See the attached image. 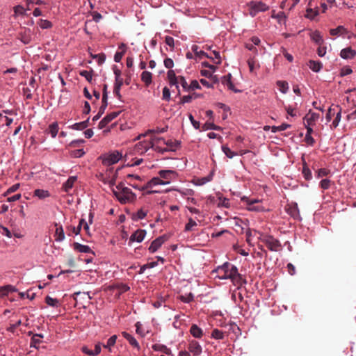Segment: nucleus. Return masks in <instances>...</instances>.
Instances as JSON below:
<instances>
[{
	"instance_id": "1",
	"label": "nucleus",
	"mask_w": 356,
	"mask_h": 356,
	"mask_svg": "<svg viewBox=\"0 0 356 356\" xmlns=\"http://www.w3.org/2000/svg\"><path fill=\"white\" fill-rule=\"evenodd\" d=\"M218 277L220 280L229 279L238 288L246 283V280L238 273V268L229 262H225L217 269Z\"/></svg>"
},
{
	"instance_id": "2",
	"label": "nucleus",
	"mask_w": 356,
	"mask_h": 356,
	"mask_svg": "<svg viewBox=\"0 0 356 356\" xmlns=\"http://www.w3.org/2000/svg\"><path fill=\"white\" fill-rule=\"evenodd\" d=\"M112 191L118 200L122 204L132 202L136 198V194L130 188L125 187L122 183H120Z\"/></svg>"
},
{
	"instance_id": "3",
	"label": "nucleus",
	"mask_w": 356,
	"mask_h": 356,
	"mask_svg": "<svg viewBox=\"0 0 356 356\" xmlns=\"http://www.w3.org/2000/svg\"><path fill=\"white\" fill-rule=\"evenodd\" d=\"M259 240L264 243L270 251L277 252L280 250L282 245L279 240L271 235H263Z\"/></svg>"
},
{
	"instance_id": "4",
	"label": "nucleus",
	"mask_w": 356,
	"mask_h": 356,
	"mask_svg": "<svg viewBox=\"0 0 356 356\" xmlns=\"http://www.w3.org/2000/svg\"><path fill=\"white\" fill-rule=\"evenodd\" d=\"M122 154L118 151H113L101 156L99 159L102 160V163L106 167H111L112 165L118 163L122 158Z\"/></svg>"
},
{
	"instance_id": "5",
	"label": "nucleus",
	"mask_w": 356,
	"mask_h": 356,
	"mask_svg": "<svg viewBox=\"0 0 356 356\" xmlns=\"http://www.w3.org/2000/svg\"><path fill=\"white\" fill-rule=\"evenodd\" d=\"M120 168H117L114 171V168L113 167H107L105 174L100 173V179L104 183H107L111 186H114L115 184V180L118 177V172Z\"/></svg>"
},
{
	"instance_id": "6",
	"label": "nucleus",
	"mask_w": 356,
	"mask_h": 356,
	"mask_svg": "<svg viewBox=\"0 0 356 356\" xmlns=\"http://www.w3.org/2000/svg\"><path fill=\"white\" fill-rule=\"evenodd\" d=\"M249 14L253 17L259 12H264L269 9V6L262 1H250L248 3Z\"/></svg>"
},
{
	"instance_id": "7",
	"label": "nucleus",
	"mask_w": 356,
	"mask_h": 356,
	"mask_svg": "<svg viewBox=\"0 0 356 356\" xmlns=\"http://www.w3.org/2000/svg\"><path fill=\"white\" fill-rule=\"evenodd\" d=\"M155 147L152 141L144 140L139 142L135 145L134 151L136 153L142 154L146 152L149 148H152L155 150Z\"/></svg>"
},
{
	"instance_id": "8",
	"label": "nucleus",
	"mask_w": 356,
	"mask_h": 356,
	"mask_svg": "<svg viewBox=\"0 0 356 356\" xmlns=\"http://www.w3.org/2000/svg\"><path fill=\"white\" fill-rule=\"evenodd\" d=\"M243 201H246L247 209L252 211H262L264 210V207L259 204L260 200L257 199L249 200L248 197H243Z\"/></svg>"
},
{
	"instance_id": "9",
	"label": "nucleus",
	"mask_w": 356,
	"mask_h": 356,
	"mask_svg": "<svg viewBox=\"0 0 356 356\" xmlns=\"http://www.w3.org/2000/svg\"><path fill=\"white\" fill-rule=\"evenodd\" d=\"M188 349L191 353H192L194 356H199L201 355L202 352V348L199 342L197 341L192 339L189 341Z\"/></svg>"
},
{
	"instance_id": "10",
	"label": "nucleus",
	"mask_w": 356,
	"mask_h": 356,
	"mask_svg": "<svg viewBox=\"0 0 356 356\" xmlns=\"http://www.w3.org/2000/svg\"><path fill=\"white\" fill-rule=\"evenodd\" d=\"M169 183V181H163L162 179H161V177H153L145 186L141 187V191H144L147 188H152L154 186L165 185Z\"/></svg>"
},
{
	"instance_id": "11",
	"label": "nucleus",
	"mask_w": 356,
	"mask_h": 356,
	"mask_svg": "<svg viewBox=\"0 0 356 356\" xmlns=\"http://www.w3.org/2000/svg\"><path fill=\"white\" fill-rule=\"evenodd\" d=\"M286 212L294 219L301 220L297 203H292L289 204L286 209Z\"/></svg>"
},
{
	"instance_id": "12",
	"label": "nucleus",
	"mask_w": 356,
	"mask_h": 356,
	"mask_svg": "<svg viewBox=\"0 0 356 356\" xmlns=\"http://www.w3.org/2000/svg\"><path fill=\"white\" fill-rule=\"evenodd\" d=\"M165 236H159L154 240L150 246L149 247V250L150 252L154 253L162 245V244L165 242Z\"/></svg>"
},
{
	"instance_id": "13",
	"label": "nucleus",
	"mask_w": 356,
	"mask_h": 356,
	"mask_svg": "<svg viewBox=\"0 0 356 356\" xmlns=\"http://www.w3.org/2000/svg\"><path fill=\"white\" fill-rule=\"evenodd\" d=\"M145 235H146L145 230L138 229L131 235V236L129 238V241L131 242L136 241L138 243H140L144 239Z\"/></svg>"
},
{
	"instance_id": "14",
	"label": "nucleus",
	"mask_w": 356,
	"mask_h": 356,
	"mask_svg": "<svg viewBox=\"0 0 356 356\" xmlns=\"http://www.w3.org/2000/svg\"><path fill=\"white\" fill-rule=\"evenodd\" d=\"M319 118L320 115L318 113H314L310 110L309 113L304 117V120L306 121L309 126H312L314 124V123L318 120Z\"/></svg>"
},
{
	"instance_id": "15",
	"label": "nucleus",
	"mask_w": 356,
	"mask_h": 356,
	"mask_svg": "<svg viewBox=\"0 0 356 356\" xmlns=\"http://www.w3.org/2000/svg\"><path fill=\"white\" fill-rule=\"evenodd\" d=\"M120 112H112L109 114L106 115L99 123V127L102 129L106 127L108 123H109L111 120L115 119Z\"/></svg>"
},
{
	"instance_id": "16",
	"label": "nucleus",
	"mask_w": 356,
	"mask_h": 356,
	"mask_svg": "<svg viewBox=\"0 0 356 356\" xmlns=\"http://www.w3.org/2000/svg\"><path fill=\"white\" fill-rule=\"evenodd\" d=\"M356 56V51L351 47L343 49L340 52V56L343 59H353Z\"/></svg>"
},
{
	"instance_id": "17",
	"label": "nucleus",
	"mask_w": 356,
	"mask_h": 356,
	"mask_svg": "<svg viewBox=\"0 0 356 356\" xmlns=\"http://www.w3.org/2000/svg\"><path fill=\"white\" fill-rule=\"evenodd\" d=\"M82 227H83V229L86 232V233H88V229H89V225L85 221V220L81 219L79 221V223L77 227H72V234H74L75 235H77L78 234H79Z\"/></svg>"
},
{
	"instance_id": "18",
	"label": "nucleus",
	"mask_w": 356,
	"mask_h": 356,
	"mask_svg": "<svg viewBox=\"0 0 356 356\" xmlns=\"http://www.w3.org/2000/svg\"><path fill=\"white\" fill-rule=\"evenodd\" d=\"M17 291V289L12 285L0 286V298L8 296L10 293Z\"/></svg>"
},
{
	"instance_id": "19",
	"label": "nucleus",
	"mask_w": 356,
	"mask_h": 356,
	"mask_svg": "<svg viewBox=\"0 0 356 356\" xmlns=\"http://www.w3.org/2000/svg\"><path fill=\"white\" fill-rule=\"evenodd\" d=\"M190 333L193 337L197 339H200L203 336V330L196 324H193L191 326Z\"/></svg>"
},
{
	"instance_id": "20",
	"label": "nucleus",
	"mask_w": 356,
	"mask_h": 356,
	"mask_svg": "<svg viewBox=\"0 0 356 356\" xmlns=\"http://www.w3.org/2000/svg\"><path fill=\"white\" fill-rule=\"evenodd\" d=\"M308 67L314 72H318L323 67L321 61L310 60L307 63Z\"/></svg>"
},
{
	"instance_id": "21",
	"label": "nucleus",
	"mask_w": 356,
	"mask_h": 356,
	"mask_svg": "<svg viewBox=\"0 0 356 356\" xmlns=\"http://www.w3.org/2000/svg\"><path fill=\"white\" fill-rule=\"evenodd\" d=\"M152 348L155 351H160L168 355H171L172 353L170 348H168L166 346L161 343H155L152 345Z\"/></svg>"
},
{
	"instance_id": "22",
	"label": "nucleus",
	"mask_w": 356,
	"mask_h": 356,
	"mask_svg": "<svg viewBox=\"0 0 356 356\" xmlns=\"http://www.w3.org/2000/svg\"><path fill=\"white\" fill-rule=\"evenodd\" d=\"M30 29H26L20 33L19 39L24 44H29L31 41V33Z\"/></svg>"
},
{
	"instance_id": "23",
	"label": "nucleus",
	"mask_w": 356,
	"mask_h": 356,
	"mask_svg": "<svg viewBox=\"0 0 356 356\" xmlns=\"http://www.w3.org/2000/svg\"><path fill=\"white\" fill-rule=\"evenodd\" d=\"M33 195L40 200L45 199L50 196V193L47 190L35 189L33 192Z\"/></svg>"
},
{
	"instance_id": "24",
	"label": "nucleus",
	"mask_w": 356,
	"mask_h": 356,
	"mask_svg": "<svg viewBox=\"0 0 356 356\" xmlns=\"http://www.w3.org/2000/svg\"><path fill=\"white\" fill-rule=\"evenodd\" d=\"M191 49L193 52H194L196 57L199 58L200 59L202 58L203 57H207L211 59H213V58L210 57L207 53H205L203 51H199V47L196 44H193L191 47Z\"/></svg>"
},
{
	"instance_id": "25",
	"label": "nucleus",
	"mask_w": 356,
	"mask_h": 356,
	"mask_svg": "<svg viewBox=\"0 0 356 356\" xmlns=\"http://www.w3.org/2000/svg\"><path fill=\"white\" fill-rule=\"evenodd\" d=\"M231 79H232L231 74H228L222 77V82L223 84L227 86V87L229 90H233L236 92H238V90L234 88V86L232 83Z\"/></svg>"
},
{
	"instance_id": "26",
	"label": "nucleus",
	"mask_w": 356,
	"mask_h": 356,
	"mask_svg": "<svg viewBox=\"0 0 356 356\" xmlns=\"http://www.w3.org/2000/svg\"><path fill=\"white\" fill-rule=\"evenodd\" d=\"M164 143H165L168 146V148H162L161 147L156 146L155 147V151L163 153L167 151H175L177 148V147L174 146L173 143L172 141H165Z\"/></svg>"
},
{
	"instance_id": "27",
	"label": "nucleus",
	"mask_w": 356,
	"mask_h": 356,
	"mask_svg": "<svg viewBox=\"0 0 356 356\" xmlns=\"http://www.w3.org/2000/svg\"><path fill=\"white\" fill-rule=\"evenodd\" d=\"M141 80L148 86L152 81V74L148 71H143L141 74Z\"/></svg>"
},
{
	"instance_id": "28",
	"label": "nucleus",
	"mask_w": 356,
	"mask_h": 356,
	"mask_svg": "<svg viewBox=\"0 0 356 356\" xmlns=\"http://www.w3.org/2000/svg\"><path fill=\"white\" fill-rule=\"evenodd\" d=\"M311 39L317 44L321 45L323 43V39L318 31L312 32L310 35Z\"/></svg>"
},
{
	"instance_id": "29",
	"label": "nucleus",
	"mask_w": 356,
	"mask_h": 356,
	"mask_svg": "<svg viewBox=\"0 0 356 356\" xmlns=\"http://www.w3.org/2000/svg\"><path fill=\"white\" fill-rule=\"evenodd\" d=\"M122 336L129 342V343L138 349L139 348V344L136 339L130 334L126 332H122Z\"/></svg>"
},
{
	"instance_id": "30",
	"label": "nucleus",
	"mask_w": 356,
	"mask_h": 356,
	"mask_svg": "<svg viewBox=\"0 0 356 356\" xmlns=\"http://www.w3.org/2000/svg\"><path fill=\"white\" fill-rule=\"evenodd\" d=\"M159 175L162 179H170L172 175H176V172L171 170H161L159 172Z\"/></svg>"
},
{
	"instance_id": "31",
	"label": "nucleus",
	"mask_w": 356,
	"mask_h": 356,
	"mask_svg": "<svg viewBox=\"0 0 356 356\" xmlns=\"http://www.w3.org/2000/svg\"><path fill=\"white\" fill-rule=\"evenodd\" d=\"M346 33V29L343 26H339L336 29H332L330 30V33L332 36L343 35Z\"/></svg>"
},
{
	"instance_id": "32",
	"label": "nucleus",
	"mask_w": 356,
	"mask_h": 356,
	"mask_svg": "<svg viewBox=\"0 0 356 356\" xmlns=\"http://www.w3.org/2000/svg\"><path fill=\"white\" fill-rule=\"evenodd\" d=\"M75 181L76 177H70L68 178V179L63 185L64 191L65 192H68L72 188Z\"/></svg>"
},
{
	"instance_id": "33",
	"label": "nucleus",
	"mask_w": 356,
	"mask_h": 356,
	"mask_svg": "<svg viewBox=\"0 0 356 356\" xmlns=\"http://www.w3.org/2000/svg\"><path fill=\"white\" fill-rule=\"evenodd\" d=\"M88 121H89V118L83 122L74 124L70 127L73 129L83 130L87 128Z\"/></svg>"
},
{
	"instance_id": "34",
	"label": "nucleus",
	"mask_w": 356,
	"mask_h": 356,
	"mask_svg": "<svg viewBox=\"0 0 356 356\" xmlns=\"http://www.w3.org/2000/svg\"><path fill=\"white\" fill-rule=\"evenodd\" d=\"M58 131V126L56 122L51 124L48 127V133L51 134L52 138H55Z\"/></svg>"
},
{
	"instance_id": "35",
	"label": "nucleus",
	"mask_w": 356,
	"mask_h": 356,
	"mask_svg": "<svg viewBox=\"0 0 356 356\" xmlns=\"http://www.w3.org/2000/svg\"><path fill=\"white\" fill-rule=\"evenodd\" d=\"M73 248H74V250H75L76 251H77L79 252L86 253V252H89V247L88 246L84 245H81V244H80L79 243H74L73 244Z\"/></svg>"
},
{
	"instance_id": "36",
	"label": "nucleus",
	"mask_w": 356,
	"mask_h": 356,
	"mask_svg": "<svg viewBox=\"0 0 356 356\" xmlns=\"http://www.w3.org/2000/svg\"><path fill=\"white\" fill-rule=\"evenodd\" d=\"M55 240L56 241H62L65 238V234L62 227H58L55 231Z\"/></svg>"
},
{
	"instance_id": "37",
	"label": "nucleus",
	"mask_w": 356,
	"mask_h": 356,
	"mask_svg": "<svg viewBox=\"0 0 356 356\" xmlns=\"http://www.w3.org/2000/svg\"><path fill=\"white\" fill-rule=\"evenodd\" d=\"M277 86L281 92L285 94L288 91L289 84L285 81H277Z\"/></svg>"
},
{
	"instance_id": "38",
	"label": "nucleus",
	"mask_w": 356,
	"mask_h": 356,
	"mask_svg": "<svg viewBox=\"0 0 356 356\" xmlns=\"http://www.w3.org/2000/svg\"><path fill=\"white\" fill-rule=\"evenodd\" d=\"M42 337H43L41 334H34L31 338V346L37 348V346L39 345L42 342Z\"/></svg>"
},
{
	"instance_id": "39",
	"label": "nucleus",
	"mask_w": 356,
	"mask_h": 356,
	"mask_svg": "<svg viewBox=\"0 0 356 356\" xmlns=\"http://www.w3.org/2000/svg\"><path fill=\"white\" fill-rule=\"evenodd\" d=\"M125 44H121L119 47V49H122L123 50L121 51V52H116L115 54V56H114V60L116 62V63H119L122 56H124V53H125Z\"/></svg>"
},
{
	"instance_id": "40",
	"label": "nucleus",
	"mask_w": 356,
	"mask_h": 356,
	"mask_svg": "<svg viewBox=\"0 0 356 356\" xmlns=\"http://www.w3.org/2000/svg\"><path fill=\"white\" fill-rule=\"evenodd\" d=\"M146 216H147V211H144L143 209H140L136 213L133 214L132 218L134 220H142V219L145 218Z\"/></svg>"
},
{
	"instance_id": "41",
	"label": "nucleus",
	"mask_w": 356,
	"mask_h": 356,
	"mask_svg": "<svg viewBox=\"0 0 356 356\" xmlns=\"http://www.w3.org/2000/svg\"><path fill=\"white\" fill-rule=\"evenodd\" d=\"M38 24L42 29H47L52 27V23L47 19H40L38 22Z\"/></svg>"
},
{
	"instance_id": "42",
	"label": "nucleus",
	"mask_w": 356,
	"mask_h": 356,
	"mask_svg": "<svg viewBox=\"0 0 356 356\" xmlns=\"http://www.w3.org/2000/svg\"><path fill=\"white\" fill-rule=\"evenodd\" d=\"M14 16L17 17L19 15H26V10L21 5H17L13 8Z\"/></svg>"
},
{
	"instance_id": "43",
	"label": "nucleus",
	"mask_w": 356,
	"mask_h": 356,
	"mask_svg": "<svg viewBox=\"0 0 356 356\" xmlns=\"http://www.w3.org/2000/svg\"><path fill=\"white\" fill-rule=\"evenodd\" d=\"M222 151L229 159H232L234 156L237 155V153L232 151L228 147L222 145Z\"/></svg>"
},
{
	"instance_id": "44",
	"label": "nucleus",
	"mask_w": 356,
	"mask_h": 356,
	"mask_svg": "<svg viewBox=\"0 0 356 356\" xmlns=\"http://www.w3.org/2000/svg\"><path fill=\"white\" fill-rule=\"evenodd\" d=\"M179 299L183 302L189 303V302H192L193 300L194 296H193V294L192 293H189L186 294V295L180 296Z\"/></svg>"
},
{
	"instance_id": "45",
	"label": "nucleus",
	"mask_w": 356,
	"mask_h": 356,
	"mask_svg": "<svg viewBox=\"0 0 356 356\" xmlns=\"http://www.w3.org/2000/svg\"><path fill=\"white\" fill-rule=\"evenodd\" d=\"M167 129H168V127L162 128V129L156 128L155 129H149L145 134L138 136V139H140L141 136H146L149 133L161 134V133L165 132L167 131Z\"/></svg>"
},
{
	"instance_id": "46",
	"label": "nucleus",
	"mask_w": 356,
	"mask_h": 356,
	"mask_svg": "<svg viewBox=\"0 0 356 356\" xmlns=\"http://www.w3.org/2000/svg\"><path fill=\"white\" fill-rule=\"evenodd\" d=\"M302 174L306 180H310L312 177V172L306 164H304Z\"/></svg>"
},
{
	"instance_id": "47",
	"label": "nucleus",
	"mask_w": 356,
	"mask_h": 356,
	"mask_svg": "<svg viewBox=\"0 0 356 356\" xmlns=\"http://www.w3.org/2000/svg\"><path fill=\"white\" fill-rule=\"evenodd\" d=\"M211 337L216 339H222L224 333L218 329H214L211 332Z\"/></svg>"
},
{
	"instance_id": "48",
	"label": "nucleus",
	"mask_w": 356,
	"mask_h": 356,
	"mask_svg": "<svg viewBox=\"0 0 356 356\" xmlns=\"http://www.w3.org/2000/svg\"><path fill=\"white\" fill-rule=\"evenodd\" d=\"M90 58L96 59L99 65H102L105 61V55L104 54H92L90 53Z\"/></svg>"
},
{
	"instance_id": "49",
	"label": "nucleus",
	"mask_w": 356,
	"mask_h": 356,
	"mask_svg": "<svg viewBox=\"0 0 356 356\" xmlns=\"http://www.w3.org/2000/svg\"><path fill=\"white\" fill-rule=\"evenodd\" d=\"M341 108H340L339 111L337 113V115L331 124V128L335 129L336 127H338L339 123L341 120Z\"/></svg>"
},
{
	"instance_id": "50",
	"label": "nucleus",
	"mask_w": 356,
	"mask_h": 356,
	"mask_svg": "<svg viewBox=\"0 0 356 356\" xmlns=\"http://www.w3.org/2000/svg\"><path fill=\"white\" fill-rule=\"evenodd\" d=\"M46 303L51 307H58V301L56 298H53L50 296H47L45 298Z\"/></svg>"
},
{
	"instance_id": "51",
	"label": "nucleus",
	"mask_w": 356,
	"mask_h": 356,
	"mask_svg": "<svg viewBox=\"0 0 356 356\" xmlns=\"http://www.w3.org/2000/svg\"><path fill=\"white\" fill-rule=\"evenodd\" d=\"M330 172V170L326 168H321L316 171V177L321 178L327 176Z\"/></svg>"
},
{
	"instance_id": "52",
	"label": "nucleus",
	"mask_w": 356,
	"mask_h": 356,
	"mask_svg": "<svg viewBox=\"0 0 356 356\" xmlns=\"http://www.w3.org/2000/svg\"><path fill=\"white\" fill-rule=\"evenodd\" d=\"M19 186H20L19 184H15L13 185L12 186L8 188V190L3 193V196H7L12 193L15 192L16 191H17L19 189Z\"/></svg>"
},
{
	"instance_id": "53",
	"label": "nucleus",
	"mask_w": 356,
	"mask_h": 356,
	"mask_svg": "<svg viewBox=\"0 0 356 356\" xmlns=\"http://www.w3.org/2000/svg\"><path fill=\"white\" fill-rule=\"evenodd\" d=\"M202 129H203V130H209V129L218 130V129H220V127L215 125L212 122H206L203 125Z\"/></svg>"
},
{
	"instance_id": "54",
	"label": "nucleus",
	"mask_w": 356,
	"mask_h": 356,
	"mask_svg": "<svg viewBox=\"0 0 356 356\" xmlns=\"http://www.w3.org/2000/svg\"><path fill=\"white\" fill-rule=\"evenodd\" d=\"M179 84H180L185 91H188V84L184 76H179Z\"/></svg>"
},
{
	"instance_id": "55",
	"label": "nucleus",
	"mask_w": 356,
	"mask_h": 356,
	"mask_svg": "<svg viewBox=\"0 0 356 356\" xmlns=\"http://www.w3.org/2000/svg\"><path fill=\"white\" fill-rule=\"evenodd\" d=\"M330 184L331 181L330 179H324L321 181L320 186L323 189L327 190L330 188Z\"/></svg>"
},
{
	"instance_id": "56",
	"label": "nucleus",
	"mask_w": 356,
	"mask_h": 356,
	"mask_svg": "<svg viewBox=\"0 0 356 356\" xmlns=\"http://www.w3.org/2000/svg\"><path fill=\"white\" fill-rule=\"evenodd\" d=\"M162 99L165 101H169L170 99V91L167 87H164L163 89Z\"/></svg>"
},
{
	"instance_id": "57",
	"label": "nucleus",
	"mask_w": 356,
	"mask_h": 356,
	"mask_svg": "<svg viewBox=\"0 0 356 356\" xmlns=\"http://www.w3.org/2000/svg\"><path fill=\"white\" fill-rule=\"evenodd\" d=\"M197 226V223L192 218H190L188 222L185 226V231L188 232L192 229L193 227Z\"/></svg>"
},
{
	"instance_id": "58",
	"label": "nucleus",
	"mask_w": 356,
	"mask_h": 356,
	"mask_svg": "<svg viewBox=\"0 0 356 356\" xmlns=\"http://www.w3.org/2000/svg\"><path fill=\"white\" fill-rule=\"evenodd\" d=\"M84 152L82 149H76L71 152V156L73 157L79 158L84 154Z\"/></svg>"
},
{
	"instance_id": "59",
	"label": "nucleus",
	"mask_w": 356,
	"mask_h": 356,
	"mask_svg": "<svg viewBox=\"0 0 356 356\" xmlns=\"http://www.w3.org/2000/svg\"><path fill=\"white\" fill-rule=\"evenodd\" d=\"M200 86L199 84V83L197 82V81L196 80H193L191 81V84L188 85V91L190 90H195V89H200Z\"/></svg>"
},
{
	"instance_id": "60",
	"label": "nucleus",
	"mask_w": 356,
	"mask_h": 356,
	"mask_svg": "<svg viewBox=\"0 0 356 356\" xmlns=\"http://www.w3.org/2000/svg\"><path fill=\"white\" fill-rule=\"evenodd\" d=\"M116 339H117L116 335H113V336L111 337L108 339L107 343L106 345H104V346L105 348H108V347H111V346H113L115 343Z\"/></svg>"
},
{
	"instance_id": "61",
	"label": "nucleus",
	"mask_w": 356,
	"mask_h": 356,
	"mask_svg": "<svg viewBox=\"0 0 356 356\" xmlns=\"http://www.w3.org/2000/svg\"><path fill=\"white\" fill-rule=\"evenodd\" d=\"M164 65L166 68L171 70L174 66V62H173L172 59H171L170 58H166L164 60Z\"/></svg>"
},
{
	"instance_id": "62",
	"label": "nucleus",
	"mask_w": 356,
	"mask_h": 356,
	"mask_svg": "<svg viewBox=\"0 0 356 356\" xmlns=\"http://www.w3.org/2000/svg\"><path fill=\"white\" fill-rule=\"evenodd\" d=\"M334 115V108H332V107H330L326 113V115H325V119L327 122H330V120H332V118Z\"/></svg>"
},
{
	"instance_id": "63",
	"label": "nucleus",
	"mask_w": 356,
	"mask_h": 356,
	"mask_svg": "<svg viewBox=\"0 0 356 356\" xmlns=\"http://www.w3.org/2000/svg\"><path fill=\"white\" fill-rule=\"evenodd\" d=\"M90 15L92 17V19L96 22H99V20L102 18V16L101 14H99L97 12H91L90 11Z\"/></svg>"
},
{
	"instance_id": "64",
	"label": "nucleus",
	"mask_w": 356,
	"mask_h": 356,
	"mask_svg": "<svg viewBox=\"0 0 356 356\" xmlns=\"http://www.w3.org/2000/svg\"><path fill=\"white\" fill-rule=\"evenodd\" d=\"M305 140L307 145L311 146L315 143V140L314 139V138L309 134H306Z\"/></svg>"
}]
</instances>
